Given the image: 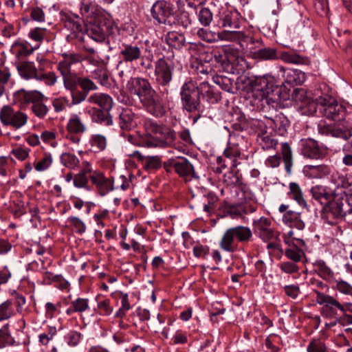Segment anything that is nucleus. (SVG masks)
<instances>
[{"mask_svg": "<svg viewBox=\"0 0 352 352\" xmlns=\"http://www.w3.org/2000/svg\"><path fill=\"white\" fill-rule=\"evenodd\" d=\"M143 125L147 133L154 137L127 134L126 138L129 142L135 146L147 148L164 147L174 143L176 134L168 126L150 118L145 119Z\"/></svg>", "mask_w": 352, "mask_h": 352, "instance_id": "1", "label": "nucleus"}, {"mask_svg": "<svg viewBox=\"0 0 352 352\" xmlns=\"http://www.w3.org/2000/svg\"><path fill=\"white\" fill-rule=\"evenodd\" d=\"M252 230L244 226H237L227 229L219 242L220 248L228 252H234L237 248V242L247 244L252 241Z\"/></svg>", "mask_w": 352, "mask_h": 352, "instance_id": "2", "label": "nucleus"}, {"mask_svg": "<svg viewBox=\"0 0 352 352\" xmlns=\"http://www.w3.org/2000/svg\"><path fill=\"white\" fill-rule=\"evenodd\" d=\"M181 103L184 110L188 113L199 112L201 109V96L198 83L192 78L187 79L180 89Z\"/></svg>", "mask_w": 352, "mask_h": 352, "instance_id": "3", "label": "nucleus"}, {"mask_svg": "<svg viewBox=\"0 0 352 352\" xmlns=\"http://www.w3.org/2000/svg\"><path fill=\"white\" fill-rule=\"evenodd\" d=\"M142 47L137 44L122 43L120 47L119 58L116 69L118 71V75L123 78L127 73H130V69L127 67V64L137 62L142 58Z\"/></svg>", "mask_w": 352, "mask_h": 352, "instance_id": "4", "label": "nucleus"}, {"mask_svg": "<svg viewBox=\"0 0 352 352\" xmlns=\"http://www.w3.org/2000/svg\"><path fill=\"white\" fill-rule=\"evenodd\" d=\"M152 18L159 24L172 25L176 22L174 6L165 0H157L152 6L151 10Z\"/></svg>", "mask_w": 352, "mask_h": 352, "instance_id": "5", "label": "nucleus"}, {"mask_svg": "<svg viewBox=\"0 0 352 352\" xmlns=\"http://www.w3.org/2000/svg\"><path fill=\"white\" fill-rule=\"evenodd\" d=\"M173 62L169 58H161L155 63V82L163 87L162 94H168L166 88L173 79Z\"/></svg>", "mask_w": 352, "mask_h": 352, "instance_id": "6", "label": "nucleus"}, {"mask_svg": "<svg viewBox=\"0 0 352 352\" xmlns=\"http://www.w3.org/2000/svg\"><path fill=\"white\" fill-rule=\"evenodd\" d=\"M320 104V111L329 120L340 121L344 119L345 109L335 98L329 96H320L317 98Z\"/></svg>", "mask_w": 352, "mask_h": 352, "instance_id": "7", "label": "nucleus"}, {"mask_svg": "<svg viewBox=\"0 0 352 352\" xmlns=\"http://www.w3.org/2000/svg\"><path fill=\"white\" fill-rule=\"evenodd\" d=\"M26 113L14 109L10 105H4L0 109V121L5 126H11L17 130L24 126L28 122Z\"/></svg>", "mask_w": 352, "mask_h": 352, "instance_id": "8", "label": "nucleus"}, {"mask_svg": "<svg viewBox=\"0 0 352 352\" xmlns=\"http://www.w3.org/2000/svg\"><path fill=\"white\" fill-rule=\"evenodd\" d=\"M221 25L222 27L228 29L219 33V36L221 39L234 41L243 36L241 32L235 30L240 27L237 12H228L226 14L222 19Z\"/></svg>", "mask_w": 352, "mask_h": 352, "instance_id": "9", "label": "nucleus"}, {"mask_svg": "<svg viewBox=\"0 0 352 352\" xmlns=\"http://www.w3.org/2000/svg\"><path fill=\"white\" fill-rule=\"evenodd\" d=\"M252 226L254 234L264 242L276 239L278 236L272 221L267 217L253 220Z\"/></svg>", "mask_w": 352, "mask_h": 352, "instance_id": "10", "label": "nucleus"}, {"mask_svg": "<svg viewBox=\"0 0 352 352\" xmlns=\"http://www.w3.org/2000/svg\"><path fill=\"white\" fill-rule=\"evenodd\" d=\"M146 110L156 117H162L166 113V107L159 94L153 89L140 102Z\"/></svg>", "mask_w": 352, "mask_h": 352, "instance_id": "11", "label": "nucleus"}, {"mask_svg": "<svg viewBox=\"0 0 352 352\" xmlns=\"http://www.w3.org/2000/svg\"><path fill=\"white\" fill-rule=\"evenodd\" d=\"M126 89L132 94L137 96L141 102L154 89L148 80L140 77L131 78L126 83Z\"/></svg>", "mask_w": 352, "mask_h": 352, "instance_id": "12", "label": "nucleus"}, {"mask_svg": "<svg viewBox=\"0 0 352 352\" xmlns=\"http://www.w3.org/2000/svg\"><path fill=\"white\" fill-rule=\"evenodd\" d=\"M316 295V302L320 305L323 306V309L330 316L338 314V311L341 313L343 310L342 303L340 302L335 297L314 290Z\"/></svg>", "mask_w": 352, "mask_h": 352, "instance_id": "13", "label": "nucleus"}, {"mask_svg": "<svg viewBox=\"0 0 352 352\" xmlns=\"http://www.w3.org/2000/svg\"><path fill=\"white\" fill-rule=\"evenodd\" d=\"M301 154L307 158L318 160L325 155V151L312 138L302 139L300 142Z\"/></svg>", "mask_w": 352, "mask_h": 352, "instance_id": "14", "label": "nucleus"}, {"mask_svg": "<svg viewBox=\"0 0 352 352\" xmlns=\"http://www.w3.org/2000/svg\"><path fill=\"white\" fill-rule=\"evenodd\" d=\"M345 204L347 203L344 200ZM328 217H333L335 219L344 218L347 208L344 206V199L342 196L335 195L329 202L326 205Z\"/></svg>", "mask_w": 352, "mask_h": 352, "instance_id": "15", "label": "nucleus"}, {"mask_svg": "<svg viewBox=\"0 0 352 352\" xmlns=\"http://www.w3.org/2000/svg\"><path fill=\"white\" fill-rule=\"evenodd\" d=\"M89 179L98 189L101 196H104L109 191L113 190L111 181L106 178L102 173L94 172L90 170Z\"/></svg>", "mask_w": 352, "mask_h": 352, "instance_id": "16", "label": "nucleus"}, {"mask_svg": "<svg viewBox=\"0 0 352 352\" xmlns=\"http://www.w3.org/2000/svg\"><path fill=\"white\" fill-rule=\"evenodd\" d=\"M271 88L268 85L266 79H261L259 83L256 82L252 88V97L260 102H264L267 104L272 100L270 96Z\"/></svg>", "mask_w": 352, "mask_h": 352, "instance_id": "17", "label": "nucleus"}, {"mask_svg": "<svg viewBox=\"0 0 352 352\" xmlns=\"http://www.w3.org/2000/svg\"><path fill=\"white\" fill-rule=\"evenodd\" d=\"M65 27L71 31L72 37H77L78 34L85 30V26L82 19L76 14L68 15L65 17Z\"/></svg>", "mask_w": 352, "mask_h": 352, "instance_id": "18", "label": "nucleus"}, {"mask_svg": "<svg viewBox=\"0 0 352 352\" xmlns=\"http://www.w3.org/2000/svg\"><path fill=\"white\" fill-rule=\"evenodd\" d=\"M198 89L200 96L210 103H216L221 99V94L206 80L198 83Z\"/></svg>", "mask_w": 352, "mask_h": 352, "instance_id": "19", "label": "nucleus"}, {"mask_svg": "<svg viewBox=\"0 0 352 352\" xmlns=\"http://www.w3.org/2000/svg\"><path fill=\"white\" fill-rule=\"evenodd\" d=\"M87 101L89 104L98 105L100 107V109L111 110L113 104V99L110 96L99 92L90 95Z\"/></svg>", "mask_w": 352, "mask_h": 352, "instance_id": "20", "label": "nucleus"}, {"mask_svg": "<svg viewBox=\"0 0 352 352\" xmlns=\"http://www.w3.org/2000/svg\"><path fill=\"white\" fill-rule=\"evenodd\" d=\"M177 158V164H175V170L181 177L185 178L197 177L195 176L193 166L186 159L179 155Z\"/></svg>", "mask_w": 352, "mask_h": 352, "instance_id": "21", "label": "nucleus"}, {"mask_svg": "<svg viewBox=\"0 0 352 352\" xmlns=\"http://www.w3.org/2000/svg\"><path fill=\"white\" fill-rule=\"evenodd\" d=\"M280 70L283 72L285 82L289 85H301L306 79L305 74L300 70L291 68H281Z\"/></svg>", "mask_w": 352, "mask_h": 352, "instance_id": "22", "label": "nucleus"}, {"mask_svg": "<svg viewBox=\"0 0 352 352\" xmlns=\"http://www.w3.org/2000/svg\"><path fill=\"white\" fill-rule=\"evenodd\" d=\"M67 130L69 133L82 134L87 131V125L78 114H72L67 121Z\"/></svg>", "mask_w": 352, "mask_h": 352, "instance_id": "23", "label": "nucleus"}, {"mask_svg": "<svg viewBox=\"0 0 352 352\" xmlns=\"http://www.w3.org/2000/svg\"><path fill=\"white\" fill-rule=\"evenodd\" d=\"M15 98L24 103L36 104L43 101L44 96L42 93L37 91H26L24 89L18 91L14 94Z\"/></svg>", "mask_w": 352, "mask_h": 352, "instance_id": "24", "label": "nucleus"}, {"mask_svg": "<svg viewBox=\"0 0 352 352\" xmlns=\"http://www.w3.org/2000/svg\"><path fill=\"white\" fill-rule=\"evenodd\" d=\"M111 110L100 109L94 107L91 109V120L94 122L104 126H111L113 124V119L110 115Z\"/></svg>", "mask_w": 352, "mask_h": 352, "instance_id": "25", "label": "nucleus"}, {"mask_svg": "<svg viewBox=\"0 0 352 352\" xmlns=\"http://www.w3.org/2000/svg\"><path fill=\"white\" fill-rule=\"evenodd\" d=\"M311 193L316 200L318 201L322 205L326 206L329 202L336 192H329L326 187L322 186H315L311 188Z\"/></svg>", "mask_w": 352, "mask_h": 352, "instance_id": "26", "label": "nucleus"}, {"mask_svg": "<svg viewBox=\"0 0 352 352\" xmlns=\"http://www.w3.org/2000/svg\"><path fill=\"white\" fill-rule=\"evenodd\" d=\"M283 222L290 228H295L298 230H302L305 228V223L300 218L298 212L288 210L283 216Z\"/></svg>", "mask_w": 352, "mask_h": 352, "instance_id": "27", "label": "nucleus"}, {"mask_svg": "<svg viewBox=\"0 0 352 352\" xmlns=\"http://www.w3.org/2000/svg\"><path fill=\"white\" fill-rule=\"evenodd\" d=\"M119 125L122 130L129 131L136 126L135 114L131 109H123L119 116Z\"/></svg>", "mask_w": 352, "mask_h": 352, "instance_id": "28", "label": "nucleus"}, {"mask_svg": "<svg viewBox=\"0 0 352 352\" xmlns=\"http://www.w3.org/2000/svg\"><path fill=\"white\" fill-rule=\"evenodd\" d=\"M17 70L21 78L25 80L32 78L37 79L39 72L37 70L34 63L22 62L17 66Z\"/></svg>", "mask_w": 352, "mask_h": 352, "instance_id": "29", "label": "nucleus"}, {"mask_svg": "<svg viewBox=\"0 0 352 352\" xmlns=\"http://www.w3.org/2000/svg\"><path fill=\"white\" fill-rule=\"evenodd\" d=\"M330 168L324 164L318 166L308 165L305 166V175L311 178H322L330 173Z\"/></svg>", "mask_w": 352, "mask_h": 352, "instance_id": "30", "label": "nucleus"}, {"mask_svg": "<svg viewBox=\"0 0 352 352\" xmlns=\"http://www.w3.org/2000/svg\"><path fill=\"white\" fill-rule=\"evenodd\" d=\"M336 184L337 186L338 192L336 195L342 196V195H348L352 194V182L346 177L341 175H338L334 177Z\"/></svg>", "mask_w": 352, "mask_h": 352, "instance_id": "31", "label": "nucleus"}, {"mask_svg": "<svg viewBox=\"0 0 352 352\" xmlns=\"http://www.w3.org/2000/svg\"><path fill=\"white\" fill-rule=\"evenodd\" d=\"M315 271L323 279L330 280L333 278L334 273L327 263L321 259L313 263Z\"/></svg>", "mask_w": 352, "mask_h": 352, "instance_id": "32", "label": "nucleus"}, {"mask_svg": "<svg viewBox=\"0 0 352 352\" xmlns=\"http://www.w3.org/2000/svg\"><path fill=\"white\" fill-rule=\"evenodd\" d=\"M107 32V28L105 25H94L87 30L89 38L98 43L105 40Z\"/></svg>", "mask_w": 352, "mask_h": 352, "instance_id": "33", "label": "nucleus"}, {"mask_svg": "<svg viewBox=\"0 0 352 352\" xmlns=\"http://www.w3.org/2000/svg\"><path fill=\"white\" fill-rule=\"evenodd\" d=\"M167 44L176 49H179L184 45L185 37L177 32H169L165 37Z\"/></svg>", "mask_w": 352, "mask_h": 352, "instance_id": "34", "label": "nucleus"}, {"mask_svg": "<svg viewBox=\"0 0 352 352\" xmlns=\"http://www.w3.org/2000/svg\"><path fill=\"white\" fill-rule=\"evenodd\" d=\"M281 153L283 155L285 168L287 173L290 174L292 172V167L293 164V156L290 146L287 142H283L281 144Z\"/></svg>", "mask_w": 352, "mask_h": 352, "instance_id": "35", "label": "nucleus"}, {"mask_svg": "<svg viewBox=\"0 0 352 352\" xmlns=\"http://www.w3.org/2000/svg\"><path fill=\"white\" fill-rule=\"evenodd\" d=\"M318 131L321 135H331L333 137L340 138V133H342V129L338 127L335 128L329 124H326L324 121H320L318 124Z\"/></svg>", "mask_w": 352, "mask_h": 352, "instance_id": "36", "label": "nucleus"}, {"mask_svg": "<svg viewBox=\"0 0 352 352\" xmlns=\"http://www.w3.org/2000/svg\"><path fill=\"white\" fill-rule=\"evenodd\" d=\"M289 197L295 200L298 204L302 207L307 206L306 201L303 198L302 190L296 183L289 184Z\"/></svg>", "mask_w": 352, "mask_h": 352, "instance_id": "37", "label": "nucleus"}, {"mask_svg": "<svg viewBox=\"0 0 352 352\" xmlns=\"http://www.w3.org/2000/svg\"><path fill=\"white\" fill-rule=\"evenodd\" d=\"M89 144L94 148L95 152H100L105 150L107 145V140L103 135L94 134L89 139Z\"/></svg>", "mask_w": 352, "mask_h": 352, "instance_id": "38", "label": "nucleus"}, {"mask_svg": "<svg viewBox=\"0 0 352 352\" xmlns=\"http://www.w3.org/2000/svg\"><path fill=\"white\" fill-rule=\"evenodd\" d=\"M89 173L90 169L85 168L75 175L74 177V186L79 188H85L89 190V188H87V184L89 179Z\"/></svg>", "mask_w": 352, "mask_h": 352, "instance_id": "39", "label": "nucleus"}, {"mask_svg": "<svg viewBox=\"0 0 352 352\" xmlns=\"http://www.w3.org/2000/svg\"><path fill=\"white\" fill-rule=\"evenodd\" d=\"M318 107L320 108V104L317 98L314 100L309 98L304 103L299 104L298 109L302 114L309 116L316 113Z\"/></svg>", "mask_w": 352, "mask_h": 352, "instance_id": "40", "label": "nucleus"}, {"mask_svg": "<svg viewBox=\"0 0 352 352\" xmlns=\"http://www.w3.org/2000/svg\"><path fill=\"white\" fill-rule=\"evenodd\" d=\"M281 59L285 63L293 64H307L308 59L294 52H285L282 53Z\"/></svg>", "mask_w": 352, "mask_h": 352, "instance_id": "41", "label": "nucleus"}, {"mask_svg": "<svg viewBox=\"0 0 352 352\" xmlns=\"http://www.w3.org/2000/svg\"><path fill=\"white\" fill-rule=\"evenodd\" d=\"M96 6L91 0H81L80 3V12L83 18L91 16L96 11Z\"/></svg>", "mask_w": 352, "mask_h": 352, "instance_id": "42", "label": "nucleus"}, {"mask_svg": "<svg viewBox=\"0 0 352 352\" xmlns=\"http://www.w3.org/2000/svg\"><path fill=\"white\" fill-rule=\"evenodd\" d=\"M213 82L227 92H232L233 80L226 76H216L212 77Z\"/></svg>", "mask_w": 352, "mask_h": 352, "instance_id": "43", "label": "nucleus"}, {"mask_svg": "<svg viewBox=\"0 0 352 352\" xmlns=\"http://www.w3.org/2000/svg\"><path fill=\"white\" fill-rule=\"evenodd\" d=\"M289 248L285 250V255L289 258L296 263L300 261L304 256L302 247L289 245Z\"/></svg>", "mask_w": 352, "mask_h": 352, "instance_id": "44", "label": "nucleus"}, {"mask_svg": "<svg viewBox=\"0 0 352 352\" xmlns=\"http://www.w3.org/2000/svg\"><path fill=\"white\" fill-rule=\"evenodd\" d=\"M254 57L262 60H274L277 58L275 49L265 47L256 51Z\"/></svg>", "mask_w": 352, "mask_h": 352, "instance_id": "45", "label": "nucleus"}, {"mask_svg": "<svg viewBox=\"0 0 352 352\" xmlns=\"http://www.w3.org/2000/svg\"><path fill=\"white\" fill-rule=\"evenodd\" d=\"M62 77L65 88L69 91L79 85L80 77H78L75 73H72Z\"/></svg>", "mask_w": 352, "mask_h": 352, "instance_id": "46", "label": "nucleus"}, {"mask_svg": "<svg viewBox=\"0 0 352 352\" xmlns=\"http://www.w3.org/2000/svg\"><path fill=\"white\" fill-rule=\"evenodd\" d=\"M60 161L65 166L72 169L76 168L80 162L75 155L69 153H63L60 156Z\"/></svg>", "mask_w": 352, "mask_h": 352, "instance_id": "47", "label": "nucleus"}, {"mask_svg": "<svg viewBox=\"0 0 352 352\" xmlns=\"http://www.w3.org/2000/svg\"><path fill=\"white\" fill-rule=\"evenodd\" d=\"M284 241L285 243L289 245L298 246V247H304L305 242L304 241L296 236L292 230H289L288 232L284 233Z\"/></svg>", "mask_w": 352, "mask_h": 352, "instance_id": "48", "label": "nucleus"}, {"mask_svg": "<svg viewBox=\"0 0 352 352\" xmlns=\"http://www.w3.org/2000/svg\"><path fill=\"white\" fill-rule=\"evenodd\" d=\"M307 352H327L328 349L320 339H312L307 347Z\"/></svg>", "mask_w": 352, "mask_h": 352, "instance_id": "49", "label": "nucleus"}, {"mask_svg": "<svg viewBox=\"0 0 352 352\" xmlns=\"http://www.w3.org/2000/svg\"><path fill=\"white\" fill-rule=\"evenodd\" d=\"M58 80V77L55 74L54 72H50L47 73H43L39 72L38 75L37 76L36 80L43 81L45 84L47 86H53L54 85Z\"/></svg>", "mask_w": 352, "mask_h": 352, "instance_id": "50", "label": "nucleus"}, {"mask_svg": "<svg viewBox=\"0 0 352 352\" xmlns=\"http://www.w3.org/2000/svg\"><path fill=\"white\" fill-rule=\"evenodd\" d=\"M198 19L204 26H208L212 20V13L208 8H202L198 13Z\"/></svg>", "mask_w": 352, "mask_h": 352, "instance_id": "51", "label": "nucleus"}, {"mask_svg": "<svg viewBox=\"0 0 352 352\" xmlns=\"http://www.w3.org/2000/svg\"><path fill=\"white\" fill-rule=\"evenodd\" d=\"M162 162L159 156H148L146 157L144 162V168L146 170L151 171L158 169L161 167Z\"/></svg>", "mask_w": 352, "mask_h": 352, "instance_id": "52", "label": "nucleus"}, {"mask_svg": "<svg viewBox=\"0 0 352 352\" xmlns=\"http://www.w3.org/2000/svg\"><path fill=\"white\" fill-rule=\"evenodd\" d=\"M13 314L12 302L6 300L0 305V321L9 319Z\"/></svg>", "mask_w": 352, "mask_h": 352, "instance_id": "53", "label": "nucleus"}, {"mask_svg": "<svg viewBox=\"0 0 352 352\" xmlns=\"http://www.w3.org/2000/svg\"><path fill=\"white\" fill-rule=\"evenodd\" d=\"M53 159L50 153H45L44 156L35 164V169L37 171L47 170L52 164Z\"/></svg>", "mask_w": 352, "mask_h": 352, "instance_id": "54", "label": "nucleus"}, {"mask_svg": "<svg viewBox=\"0 0 352 352\" xmlns=\"http://www.w3.org/2000/svg\"><path fill=\"white\" fill-rule=\"evenodd\" d=\"M31 109L34 114L39 118H43L48 112V108L43 101L32 104Z\"/></svg>", "mask_w": 352, "mask_h": 352, "instance_id": "55", "label": "nucleus"}, {"mask_svg": "<svg viewBox=\"0 0 352 352\" xmlns=\"http://www.w3.org/2000/svg\"><path fill=\"white\" fill-rule=\"evenodd\" d=\"M72 102L73 104H78L86 100L87 95L85 91L79 90L78 87L70 91Z\"/></svg>", "mask_w": 352, "mask_h": 352, "instance_id": "56", "label": "nucleus"}, {"mask_svg": "<svg viewBox=\"0 0 352 352\" xmlns=\"http://www.w3.org/2000/svg\"><path fill=\"white\" fill-rule=\"evenodd\" d=\"M336 288L342 294L345 295H352V286L346 281L342 280H336Z\"/></svg>", "mask_w": 352, "mask_h": 352, "instance_id": "57", "label": "nucleus"}, {"mask_svg": "<svg viewBox=\"0 0 352 352\" xmlns=\"http://www.w3.org/2000/svg\"><path fill=\"white\" fill-rule=\"evenodd\" d=\"M79 85L82 90L86 92L87 95L89 91L96 90L98 88L97 85L88 78H80Z\"/></svg>", "mask_w": 352, "mask_h": 352, "instance_id": "58", "label": "nucleus"}, {"mask_svg": "<svg viewBox=\"0 0 352 352\" xmlns=\"http://www.w3.org/2000/svg\"><path fill=\"white\" fill-rule=\"evenodd\" d=\"M309 97L307 96V92L304 89H295L292 94V99L299 104L304 103Z\"/></svg>", "mask_w": 352, "mask_h": 352, "instance_id": "59", "label": "nucleus"}, {"mask_svg": "<svg viewBox=\"0 0 352 352\" xmlns=\"http://www.w3.org/2000/svg\"><path fill=\"white\" fill-rule=\"evenodd\" d=\"M72 304L76 312H83L89 309V300L87 298H78L73 300Z\"/></svg>", "mask_w": 352, "mask_h": 352, "instance_id": "60", "label": "nucleus"}, {"mask_svg": "<svg viewBox=\"0 0 352 352\" xmlns=\"http://www.w3.org/2000/svg\"><path fill=\"white\" fill-rule=\"evenodd\" d=\"M93 78L98 79L102 85L109 84V76L107 72L102 69H96L92 72Z\"/></svg>", "mask_w": 352, "mask_h": 352, "instance_id": "61", "label": "nucleus"}, {"mask_svg": "<svg viewBox=\"0 0 352 352\" xmlns=\"http://www.w3.org/2000/svg\"><path fill=\"white\" fill-rule=\"evenodd\" d=\"M46 34V29L41 28H36L31 30L29 32V36L32 40L41 42L43 40L44 36Z\"/></svg>", "mask_w": 352, "mask_h": 352, "instance_id": "62", "label": "nucleus"}, {"mask_svg": "<svg viewBox=\"0 0 352 352\" xmlns=\"http://www.w3.org/2000/svg\"><path fill=\"white\" fill-rule=\"evenodd\" d=\"M68 221L76 228L77 232L82 234L86 230L85 223L77 217H70Z\"/></svg>", "mask_w": 352, "mask_h": 352, "instance_id": "63", "label": "nucleus"}, {"mask_svg": "<svg viewBox=\"0 0 352 352\" xmlns=\"http://www.w3.org/2000/svg\"><path fill=\"white\" fill-rule=\"evenodd\" d=\"M278 142L276 140L271 138L269 135H262L261 137V144L264 149L274 148Z\"/></svg>", "mask_w": 352, "mask_h": 352, "instance_id": "64", "label": "nucleus"}]
</instances>
